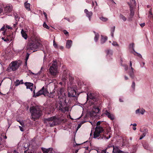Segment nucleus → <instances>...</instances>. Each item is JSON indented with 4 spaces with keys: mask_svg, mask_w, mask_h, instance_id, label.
I'll use <instances>...</instances> for the list:
<instances>
[{
    "mask_svg": "<svg viewBox=\"0 0 153 153\" xmlns=\"http://www.w3.org/2000/svg\"><path fill=\"white\" fill-rule=\"evenodd\" d=\"M63 121V120L56 116H53L45 119L44 120L45 122L49 124L51 127H52L59 124Z\"/></svg>",
    "mask_w": 153,
    "mask_h": 153,
    "instance_id": "obj_1",
    "label": "nucleus"
},
{
    "mask_svg": "<svg viewBox=\"0 0 153 153\" xmlns=\"http://www.w3.org/2000/svg\"><path fill=\"white\" fill-rule=\"evenodd\" d=\"M30 112L31 114V119L35 121L39 119L42 114V111L38 106L32 107L30 108Z\"/></svg>",
    "mask_w": 153,
    "mask_h": 153,
    "instance_id": "obj_2",
    "label": "nucleus"
},
{
    "mask_svg": "<svg viewBox=\"0 0 153 153\" xmlns=\"http://www.w3.org/2000/svg\"><path fill=\"white\" fill-rule=\"evenodd\" d=\"M65 99H62L61 100H56L57 107H58L59 110L61 111L63 113L68 111V108L67 106V104L65 102Z\"/></svg>",
    "mask_w": 153,
    "mask_h": 153,
    "instance_id": "obj_3",
    "label": "nucleus"
},
{
    "mask_svg": "<svg viewBox=\"0 0 153 153\" xmlns=\"http://www.w3.org/2000/svg\"><path fill=\"white\" fill-rule=\"evenodd\" d=\"M57 67L56 61H53L49 69V71L51 75L53 77H56L58 74Z\"/></svg>",
    "mask_w": 153,
    "mask_h": 153,
    "instance_id": "obj_4",
    "label": "nucleus"
},
{
    "mask_svg": "<svg viewBox=\"0 0 153 153\" xmlns=\"http://www.w3.org/2000/svg\"><path fill=\"white\" fill-rule=\"evenodd\" d=\"M40 45V44L36 42H31L27 45V50L28 51L30 50H33V52L37 51L36 50L38 49Z\"/></svg>",
    "mask_w": 153,
    "mask_h": 153,
    "instance_id": "obj_5",
    "label": "nucleus"
},
{
    "mask_svg": "<svg viewBox=\"0 0 153 153\" xmlns=\"http://www.w3.org/2000/svg\"><path fill=\"white\" fill-rule=\"evenodd\" d=\"M101 122L98 121L97 123V126L95 128V131L94 134V138H96L99 137L100 134L103 131V129L102 127L98 126L100 125Z\"/></svg>",
    "mask_w": 153,
    "mask_h": 153,
    "instance_id": "obj_6",
    "label": "nucleus"
},
{
    "mask_svg": "<svg viewBox=\"0 0 153 153\" xmlns=\"http://www.w3.org/2000/svg\"><path fill=\"white\" fill-rule=\"evenodd\" d=\"M65 93L64 92V89L63 88H61L57 91V94L56 96V100H61L62 99H65Z\"/></svg>",
    "mask_w": 153,
    "mask_h": 153,
    "instance_id": "obj_7",
    "label": "nucleus"
},
{
    "mask_svg": "<svg viewBox=\"0 0 153 153\" xmlns=\"http://www.w3.org/2000/svg\"><path fill=\"white\" fill-rule=\"evenodd\" d=\"M20 65V64L17 61L11 62L10 65V69L13 71H15L18 69Z\"/></svg>",
    "mask_w": 153,
    "mask_h": 153,
    "instance_id": "obj_8",
    "label": "nucleus"
},
{
    "mask_svg": "<svg viewBox=\"0 0 153 153\" xmlns=\"http://www.w3.org/2000/svg\"><path fill=\"white\" fill-rule=\"evenodd\" d=\"M43 94L45 96L48 95V93L46 89L44 87H43L42 88L37 92L36 94H34V96L36 97L39 96L40 95Z\"/></svg>",
    "mask_w": 153,
    "mask_h": 153,
    "instance_id": "obj_9",
    "label": "nucleus"
},
{
    "mask_svg": "<svg viewBox=\"0 0 153 153\" xmlns=\"http://www.w3.org/2000/svg\"><path fill=\"white\" fill-rule=\"evenodd\" d=\"M103 114L106 115L111 120H112L114 119V115L109 113L107 110H105Z\"/></svg>",
    "mask_w": 153,
    "mask_h": 153,
    "instance_id": "obj_10",
    "label": "nucleus"
},
{
    "mask_svg": "<svg viewBox=\"0 0 153 153\" xmlns=\"http://www.w3.org/2000/svg\"><path fill=\"white\" fill-rule=\"evenodd\" d=\"M12 6L11 5H7L4 7V10L6 13H9L12 11Z\"/></svg>",
    "mask_w": 153,
    "mask_h": 153,
    "instance_id": "obj_11",
    "label": "nucleus"
},
{
    "mask_svg": "<svg viewBox=\"0 0 153 153\" xmlns=\"http://www.w3.org/2000/svg\"><path fill=\"white\" fill-rule=\"evenodd\" d=\"M84 12L86 14V16L88 18L89 20L90 21L91 17L93 14L92 12L91 11H88L86 9L85 10Z\"/></svg>",
    "mask_w": 153,
    "mask_h": 153,
    "instance_id": "obj_12",
    "label": "nucleus"
},
{
    "mask_svg": "<svg viewBox=\"0 0 153 153\" xmlns=\"http://www.w3.org/2000/svg\"><path fill=\"white\" fill-rule=\"evenodd\" d=\"M25 85L26 86L27 89H30L31 91H33V83L30 82H26L25 83Z\"/></svg>",
    "mask_w": 153,
    "mask_h": 153,
    "instance_id": "obj_13",
    "label": "nucleus"
},
{
    "mask_svg": "<svg viewBox=\"0 0 153 153\" xmlns=\"http://www.w3.org/2000/svg\"><path fill=\"white\" fill-rule=\"evenodd\" d=\"M42 150L43 153H53L52 152L53 149L51 148H50L48 149L45 148H42Z\"/></svg>",
    "mask_w": 153,
    "mask_h": 153,
    "instance_id": "obj_14",
    "label": "nucleus"
},
{
    "mask_svg": "<svg viewBox=\"0 0 153 153\" xmlns=\"http://www.w3.org/2000/svg\"><path fill=\"white\" fill-rule=\"evenodd\" d=\"M76 94V92L74 89H72L70 92H68V96L69 97H74Z\"/></svg>",
    "mask_w": 153,
    "mask_h": 153,
    "instance_id": "obj_15",
    "label": "nucleus"
},
{
    "mask_svg": "<svg viewBox=\"0 0 153 153\" xmlns=\"http://www.w3.org/2000/svg\"><path fill=\"white\" fill-rule=\"evenodd\" d=\"M72 42L71 40H68L66 42V47L68 49L70 48L72 45Z\"/></svg>",
    "mask_w": 153,
    "mask_h": 153,
    "instance_id": "obj_16",
    "label": "nucleus"
},
{
    "mask_svg": "<svg viewBox=\"0 0 153 153\" xmlns=\"http://www.w3.org/2000/svg\"><path fill=\"white\" fill-rule=\"evenodd\" d=\"M148 133V130L146 129H144V131H143V133L142 135H141L140 136V140H141L142 139L143 137H145L146 134Z\"/></svg>",
    "mask_w": 153,
    "mask_h": 153,
    "instance_id": "obj_17",
    "label": "nucleus"
},
{
    "mask_svg": "<svg viewBox=\"0 0 153 153\" xmlns=\"http://www.w3.org/2000/svg\"><path fill=\"white\" fill-rule=\"evenodd\" d=\"M134 68L132 67H131V70L128 73L130 76L132 78H133L134 76Z\"/></svg>",
    "mask_w": 153,
    "mask_h": 153,
    "instance_id": "obj_18",
    "label": "nucleus"
},
{
    "mask_svg": "<svg viewBox=\"0 0 153 153\" xmlns=\"http://www.w3.org/2000/svg\"><path fill=\"white\" fill-rule=\"evenodd\" d=\"M21 33L22 36L25 39H26L27 38V35L26 33V31L22 29L21 31Z\"/></svg>",
    "mask_w": 153,
    "mask_h": 153,
    "instance_id": "obj_19",
    "label": "nucleus"
},
{
    "mask_svg": "<svg viewBox=\"0 0 153 153\" xmlns=\"http://www.w3.org/2000/svg\"><path fill=\"white\" fill-rule=\"evenodd\" d=\"M130 18H132L134 15V12L133 10V7H132L131 5H130Z\"/></svg>",
    "mask_w": 153,
    "mask_h": 153,
    "instance_id": "obj_20",
    "label": "nucleus"
},
{
    "mask_svg": "<svg viewBox=\"0 0 153 153\" xmlns=\"http://www.w3.org/2000/svg\"><path fill=\"white\" fill-rule=\"evenodd\" d=\"M24 5L26 9L28 10H30V4L29 3H27V2H25Z\"/></svg>",
    "mask_w": 153,
    "mask_h": 153,
    "instance_id": "obj_21",
    "label": "nucleus"
},
{
    "mask_svg": "<svg viewBox=\"0 0 153 153\" xmlns=\"http://www.w3.org/2000/svg\"><path fill=\"white\" fill-rule=\"evenodd\" d=\"M153 10H152V8H151L150 10H149V13H148V17L149 18H152L153 17Z\"/></svg>",
    "mask_w": 153,
    "mask_h": 153,
    "instance_id": "obj_22",
    "label": "nucleus"
},
{
    "mask_svg": "<svg viewBox=\"0 0 153 153\" xmlns=\"http://www.w3.org/2000/svg\"><path fill=\"white\" fill-rule=\"evenodd\" d=\"M63 76L62 79L63 80H66L68 78L67 74L65 71L63 72Z\"/></svg>",
    "mask_w": 153,
    "mask_h": 153,
    "instance_id": "obj_23",
    "label": "nucleus"
},
{
    "mask_svg": "<svg viewBox=\"0 0 153 153\" xmlns=\"http://www.w3.org/2000/svg\"><path fill=\"white\" fill-rule=\"evenodd\" d=\"M120 19L122 20L123 22L126 21L127 20L126 17L122 14H120Z\"/></svg>",
    "mask_w": 153,
    "mask_h": 153,
    "instance_id": "obj_24",
    "label": "nucleus"
},
{
    "mask_svg": "<svg viewBox=\"0 0 153 153\" xmlns=\"http://www.w3.org/2000/svg\"><path fill=\"white\" fill-rule=\"evenodd\" d=\"M100 111V109L98 107H94L93 109V112L95 113H98Z\"/></svg>",
    "mask_w": 153,
    "mask_h": 153,
    "instance_id": "obj_25",
    "label": "nucleus"
},
{
    "mask_svg": "<svg viewBox=\"0 0 153 153\" xmlns=\"http://www.w3.org/2000/svg\"><path fill=\"white\" fill-rule=\"evenodd\" d=\"M94 32L95 33V36L94 38V39L95 41L96 42L98 40L99 37V35L98 33H96L95 31H94Z\"/></svg>",
    "mask_w": 153,
    "mask_h": 153,
    "instance_id": "obj_26",
    "label": "nucleus"
},
{
    "mask_svg": "<svg viewBox=\"0 0 153 153\" xmlns=\"http://www.w3.org/2000/svg\"><path fill=\"white\" fill-rule=\"evenodd\" d=\"M107 39V37H103L102 36V38L101 40V43L102 44H103L105 43Z\"/></svg>",
    "mask_w": 153,
    "mask_h": 153,
    "instance_id": "obj_27",
    "label": "nucleus"
},
{
    "mask_svg": "<svg viewBox=\"0 0 153 153\" xmlns=\"http://www.w3.org/2000/svg\"><path fill=\"white\" fill-rule=\"evenodd\" d=\"M143 146L144 149L148 150L149 149V147L148 143H145L143 145Z\"/></svg>",
    "mask_w": 153,
    "mask_h": 153,
    "instance_id": "obj_28",
    "label": "nucleus"
},
{
    "mask_svg": "<svg viewBox=\"0 0 153 153\" xmlns=\"http://www.w3.org/2000/svg\"><path fill=\"white\" fill-rule=\"evenodd\" d=\"M100 19L103 22H106L108 20V19L107 18L102 16L100 18Z\"/></svg>",
    "mask_w": 153,
    "mask_h": 153,
    "instance_id": "obj_29",
    "label": "nucleus"
},
{
    "mask_svg": "<svg viewBox=\"0 0 153 153\" xmlns=\"http://www.w3.org/2000/svg\"><path fill=\"white\" fill-rule=\"evenodd\" d=\"M48 93L49 94L48 95L49 97L50 98H53L54 96V92H51L50 94L48 93Z\"/></svg>",
    "mask_w": 153,
    "mask_h": 153,
    "instance_id": "obj_30",
    "label": "nucleus"
},
{
    "mask_svg": "<svg viewBox=\"0 0 153 153\" xmlns=\"http://www.w3.org/2000/svg\"><path fill=\"white\" fill-rule=\"evenodd\" d=\"M107 55H112V51L111 50H108L106 51Z\"/></svg>",
    "mask_w": 153,
    "mask_h": 153,
    "instance_id": "obj_31",
    "label": "nucleus"
},
{
    "mask_svg": "<svg viewBox=\"0 0 153 153\" xmlns=\"http://www.w3.org/2000/svg\"><path fill=\"white\" fill-rule=\"evenodd\" d=\"M134 44L132 43L131 44H130L129 46V48L130 49H132L134 51Z\"/></svg>",
    "mask_w": 153,
    "mask_h": 153,
    "instance_id": "obj_32",
    "label": "nucleus"
},
{
    "mask_svg": "<svg viewBox=\"0 0 153 153\" xmlns=\"http://www.w3.org/2000/svg\"><path fill=\"white\" fill-rule=\"evenodd\" d=\"M22 82V80L19 81V80H16V86H18L21 83V82Z\"/></svg>",
    "mask_w": 153,
    "mask_h": 153,
    "instance_id": "obj_33",
    "label": "nucleus"
},
{
    "mask_svg": "<svg viewBox=\"0 0 153 153\" xmlns=\"http://www.w3.org/2000/svg\"><path fill=\"white\" fill-rule=\"evenodd\" d=\"M130 1L131 2V4L132 5H135V0H130Z\"/></svg>",
    "mask_w": 153,
    "mask_h": 153,
    "instance_id": "obj_34",
    "label": "nucleus"
},
{
    "mask_svg": "<svg viewBox=\"0 0 153 153\" xmlns=\"http://www.w3.org/2000/svg\"><path fill=\"white\" fill-rule=\"evenodd\" d=\"M43 26L45 28L48 29H49L48 26L46 24L45 22L44 23Z\"/></svg>",
    "mask_w": 153,
    "mask_h": 153,
    "instance_id": "obj_35",
    "label": "nucleus"
},
{
    "mask_svg": "<svg viewBox=\"0 0 153 153\" xmlns=\"http://www.w3.org/2000/svg\"><path fill=\"white\" fill-rule=\"evenodd\" d=\"M145 112V110L144 109H142L140 111V113L141 114H143L144 112Z\"/></svg>",
    "mask_w": 153,
    "mask_h": 153,
    "instance_id": "obj_36",
    "label": "nucleus"
},
{
    "mask_svg": "<svg viewBox=\"0 0 153 153\" xmlns=\"http://www.w3.org/2000/svg\"><path fill=\"white\" fill-rule=\"evenodd\" d=\"M112 45L114 46H118L119 45L116 42H113L112 43Z\"/></svg>",
    "mask_w": 153,
    "mask_h": 153,
    "instance_id": "obj_37",
    "label": "nucleus"
},
{
    "mask_svg": "<svg viewBox=\"0 0 153 153\" xmlns=\"http://www.w3.org/2000/svg\"><path fill=\"white\" fill-rule=\"evenodd\" d=\"M29 54L28 53H27L26 55V57L25 59V60H26V61H27L28 59L29 56Z\"/></svg>",
    "mask_w": 153,
    "mask_h": 153,
    "instance_id": "obj_38",
    "label": "nucleus"
},
{
    "mask_svg": "<svg viewBox=\"0 0 153 153\" xmlns=\"http://www.w3.org/2000/svg\"><path fill=\"white\" fill-rule=\"evenodd\" d=\"M131 87L132 88H133L134 89H135V83L134 82H133L132 83V84L131 85Z\"/></svg>",
    "mask_w": 153,
    "mask_h": 153,
    "instance_id": "obj_39",
    "label": "nucleus"
},
{
    "mask_svg": "<svg viewBox=\"0 0 153 153\" xmlns=\"http://www.w3.org/2000/svg\"><path fill=\"white\" fill-rule=\"evenodd\" d=\"M15 18L16 21H17V20H18L19 19V17L18 15L17 14L15 15Z\"/></svg>",
    "mask_w": 153,
    "mask_h": 153,
    "instance_id": "obj_40",
    "label": "nucleus"
},
{
    "mask_svg": "<svg viewBox=\"0 0 153 153\" xmlns=\"http://www.w3.org/2000/svg\"><path fill=\"white\" fill-rule=\"evenodd\" d=\"M115 26H113V27H112L111 28V32H113V33H114V31H115Z\"/></svg>",
    "mask_w": 153,
    "mask_h": 153,
    "instance_id": "obj_41",
    "label": "nucleus"
},
{
    "mask_svg": "<svg viewBox=\"0 0 153 153\" xmlns=\"http://www.w3.org/2000/svg\"><path fill=\"white\" fill-rule=\"evenodd\" d=\"M53 45L54 46L55 48H57V44L55 42V40H53Z\"/></svg>",
    "mask_w": 153,
    "mask_h": 153,
    "instance_id": "obj_42",
    "label": "nucleus"
},
{
    "mask_svg": "<svg viewBox=\"0 0 153 153\" xmlns=\"http://www.w3.org/2000/svg\"><path fill=\"white\" fill-rule=\"evenodd\" d=\"M91 94H90L89 95H88V94H87V98H88V97L90 98V99H92L94 98V97L93 96H91Z\"/></svg>",
    "mask_w": 153,
    "mask_h": 153,
    "instance_id": "obj_43",
    "label": "nucleus"
},
{
    "mask_svg": "<svg viewBox=\"0 0 153 153\" xmlns=\"http://www.w3.org/2000/svg\"><path fill=\"white\" fill-rule=\"evenodd\" d=\"M1 39L5 42H8L9 41V40L8 39H4V37H2Z\"/></svg>",
    "mask_w": 153,
    "mask_h": 153,
    "instance_id": "obj_44",
    "label": "nucleus"
},
{
    "mask_svg": "<svg viewBox=\"0 0 153 153\" xmlns=\"http://www.w3.org/2000/svg\"><path fill=\"white\" fill-rule=\"evenodd\" d=\"M136 113V114H138L140 113V110L139 109H137L135 111Z\"/></svg>",
    "mask_w": 153,
    "mask_h": 153,
    "instance_id": "obj_45",
    "label": "nucleus"
},
{
    "mask_svg": "<svg viewBox=\"0 0 153 153\" xmlns=\"http://www.w3.org/2000/svg\"><path fill=\"white\" fill-rule=\"evenodd\" d=\"M19 128H20V130L22 131H24L23 128H22V127L21 126H19Z\"/></svg>",
    "mask_w": 153,
    "mask_h": 153,
    "instance_id": "obj_46",
    "label": "nucleus"
},
{
    "mask_svg": "<svg viewBox=\"0 0 153 153\" xmlns=\"http://www.w3.org/2000/svg\"><path fill=\"white\" fill-rule=\"evenodd\" d=\"M134 52L137 54L138 56H139V57H140V58L142 57V56L141 55L140 53H137V52H135V51Z\"/></svg>",
    "mask_w": 153,
    "mask_h": 153,
    "instance_id": "obj_47",
    "label": "nucleus"
},
{
    "mask_svg": "<svg viewBox=\"0 0 153 153\" xmlns=\"http://www.w3.org/2000/svg\"><path fill=\"white\" fill-rule=\"evenodd\" d=\"M69 79L70 80H71V81L73 80V78L71 76H69Z\"/></svg>",
    "mask_w": 153,
    "mask_h": 153,
    "instance_id": "obj_48",
    "label": "nucleus"
},
{
    "mask_svg": "<svg viewBox=\"0 0 153 153\" xmlns=\"http://www.w3.org/2000/svg\"><path fill=\"white\" fill-rule=\"evenodd\" d=\"M64 33L66 35L68 34V32L65 30L64 31Z\"/></svg>",
    "mask_w": 153,
    "mask_h": 153,
    "instance_id": "obj_49",
    "label": "nucleus"
},
{
    "mask_svg": "<svg viewBox=\"0 0 153 153\" xmlns=\"http://www.w3.org/2000/svg\"><path fill=\"white\" fill-rule=\"evenodd\" d=\"M125 69L126 71H127L128 69V66L127 65H125L124 66Z\"/></svg>",
    "mask_w": 153,
    "mask_h": 153,
    "instance_id": "obj_50",
    "label": "nucleus"
},
{
    "mask_svg": "<svg viewBox=\"0 0 153 153\" xmlns=\"http://www.w3.org/2000/svg\"><path fill=\"white\" fill-rule=\"evenodd\" d=\"M6 27L8 29H11L12 28L11 27H10L8 25H6Z\"/></svg>",
    "mask_w": 153,
    "mask_h": 153,
    "instance_id": "obj_51",
    "label": "nucleus"
},
{
    "mask_svg": "<svg viewBox=\"0 0 153 153\" xmlns=\"http://www.w3.org/2000/svg\"><path fill=\"white\" fill-rule=\"evenodd\" d=\"M132 125L133 126H136L137 125V124L136 123H134L133 124H131L130 125V126Z\"/></svg>",
    "mask_w": 153,
    "mask_h": 153,
    "instance_id": "obj_52",
    "label": "nucleus"
},
{
    "mask_svg": "<svg viewBox=\"0 0 153 153\" xmlns=\"http://www.w3.org/2000/svg\"><path fill=\"white\" fill-rule=\"evenodd\" d=\"M132 62H131V61H130V67H131H131H132Z\"/></svg>",
    "mask_w": 153,
    "mask_h": 153,
    "instance_id": "obj_53",
    "label": "nucleus"
},
{
    "mask_svg": "<svg viewBox=\"0 0 153 153\" xmlns=\"http://www.w3.org/2000/svg\"><path fill=\"white\" fill-rule=\"evenodd\" d=\"M140 26L142 27H143L144 26V25H145V23H142V24H140Z\"/></svg>",
    "mask_w": 153,
    "mask_h": 153,
    "instance_id": "obj_54",
    "label": "nucleus"
},
{
    "mask_svg": "<svg viewBox=\"0 0 153 153\" xmlns=\"http://www.w3.org/2000/svg\"><path fill=\"white\" fill-rule=\"evenodd\" d=\"M19 123L22 126H23V125H24V124L23 122L20 121Z\"/></svg>",
    "mask_w": 153,
    "mask_h": 153,
    "instance_id": "obj_55",
    "label": "nucleus"
},
{
    "mask_svg": "<svg viewBox=\"0 0 153 153\" xmlns=\"http://www.w3.org/2000/svg\"><path fill=\"white\" fill-rule=\"evenodd\" d=\"M43 14H44V15H45V17H46V19L47 18V14L45 12H44Z\"/></svg>",
    "mask_w": 153,
    "mask_h": 153,
    "instance_id": "obj_56",
    "label": "nucleus"
},
{
    "mask_svg": "<svg viewBox=\"0 0 153 153\" xmlns=\"http://www.w3.org/2000/svg\"><path fill=\"white\" fill-rule=\"evenodd\" d=\"M124 77H125V79L126 80L128 79V77L126 76H124Z\"/></svg>",
    "mask_w": 153,
    "mask_h": 153,
    "instance_id": "obj_57",
    "label": "nucleus"
},
{
    "mask_svg": "<svg viewBox=\"0 0 153 153\" xmlns=\"http://www.w3.org/2000/svg\"><path fill=\"white\" fill-rule=\"evenodd\" d=\"M5 29V27L4 26L3 27L0 29L1 30H3Z\"/></svg>",
    "mask_w": 153,
    "mask_h": 153,
    "instance_id": "obj_58",
    "label": "nucleus"
},
{
    "mask_svg": "<svg viewBox=\"0 0 153 153\" xmlns=\"http://www.w3.org/2000/svg\"><path fill=\"white\" fill-rule=\"evenodd\" d=\"M111 36L112 37H114V33L111 32Z\"/></svg>",
    "mask_w": 153,
    "mask_h": 153,
    "instance_id": "obj_59",
    "label": "nucleus"
},
{
    "mask_svg": "<svg viewBox=\"0 0 153 153\" xmlns=\"http://www.w3.org/2000/svg\"><path fill=\"white\" fill-rule=\"evenodd\" d=\"M27 61H26V60H25V66L27 65Z\"/></svg>",
    "mask_w": 153,
    "mask_h": 153,
    "instance_id": "obj_60",
    "label": "nucleus"
},
{
    "mask_svg": "<svg viewBox=\"0 0 153 153\" xmlns=\"http://www.w3.org/2000/svg\"><path fill=\"white\" fill-rule=\"evenodd\" d=\"M28 153H34L32 151H29L28 152Z\"/></svg>",
    "mask_w": 153,
    "mask_h": 153,
    "instance_id": "obj_61",
    "label": "nucleus"
},
{
    "mask_svg": "<svg viewBox=\"0 0 153 153\" xmlns=\"http://www.w3.org/2000/svg\"><path fill=\"white\" fill-rule=\"evenodd\" d=\"M133 129L134 130H135L136 129V127H133Z\"/></svg>",
    "mask_w": 153,
    "mask_h": 153,
    "instance_id": "obj_62",
    "label": "nucleus"
},
{
    "mask_svg": "<svg viewBox=\"0 0 153 153\" xmlns=\"http://www.w3.org/2000/svg\"><path fill=\"white\" fill-rule=\"evenodd\" d=\"M119 100H120V102H123V100L121 99H120Z\"/></svg>",
    "mask_w": 153,
    "mask_h": 153,
    "instance_id": "obj_63",
    "label": "nucleus"
},
{
    "mask_svg": "<svg viewBox=\"0 0 153 153\" xmlns=\"http://www.w3.org/2000/svg\"><path fill=\"white\" fill-rule=\"evenodd\" d=\"M147 7L148 8H149L150 7V6L149 5H148L147 6Z\"/></svg>",
    "mask_w": 153,
    "mask_h": 153,
    "instance_id": "obj_64",
    "label": "nucleus"
}]
</instances>
